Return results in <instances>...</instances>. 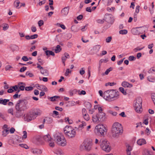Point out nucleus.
Here are the masks:
<instances>
[{
	"label": "nucleus",
	"mask_w": 155,
	"mask_h": 155,
	"mask_svg": "<svg viewBox=\"0 0 155 155\" xmlns=\"http://www.w3.org/2000/svg\"><path fill=\"white\" fill-rule=\"evenodd\" d=\"M71 72V71H69V69L68 68L66 70V72L65 73V76H68V74L69 73H70Z\"/></svg>",
	"instance_id": "052dcab7"
},
{
	"label": "nucleus",
	"mask_w": 155,
	"mask_h": 155,
	"mask_svg": "<svg viewBox=\"0 0 155 155\" xmlns=\"http://www.w3.org/2000/svg\"><path fill=\"white\" fill-rule=\"evenodd\" d=\"M43 138L46 142L48 143L53 141L52 139L49 134L45 135Z\"/></svg>",
	"instance_id": "4468645a"
},
{
	"label": "nucleus",
	"mask_w": 155,
	"mask_h": 155,
	"mask_svg": "<svg viewBox=\"0 0 155 155\" xmlns=\"http://www.w3.org/2000/svg\"><path fill=\"white\" fill-rule=\"evenodd\" d=\"M13 67L9 65H7L6 66L5 68V69L6 71L9 70L13 68Z\"/></svg>",
	"instance_id": "c9c22d12"
},
{
	"label": "nucleus",
	"mask_w": 155,
	"mask_h": 155,
	"mask_svg": "<svg viewBox=\"0 0 155 155\" xmlns=\"http://www.w3.org/2000/svg\"><path fill=\"white\" fill-rule=\"evenodd\" d=\"M19 89L21 91H23L24 90V89L25 87V86H24L20 85V86H19Z\"/></svg>",
	"instance_id": "e2e57ef3"
},
{
	"label": "nucleus",
	"mask_w": 155,
	"mask_h": 155,
	"mask_svg": "<svg viewBox=\"0 0 155 155\" xmlns=\"http://www.w3.org/2000/svg\"><path fill=\"white\" fill-rule=\"evenodd\" d=\"M54 140L58 145L64 146L66 145V140L61 134H56L54 136Z\"/></svg>",
	"instance_id": "20e7f679"
},
{
	"label": "nucleus",
	"mask_w": 155,
	"mask_h": 155,
	"mask_svg": "<svg viewBox=\"0 0 155 155\" xmlns=\"http://www.w3.org/2000/svg\"><path fill=\"white\" fill-rule=\"evenodd\" d=\"M97 115L100 121L102 122L105 119V114L104 112H100L97 114Z\"/></svg>",
	"instance_id": "f8f14e48"
},
{
	"label": "nucleus",
	"mask_w": 155,
	"mask_h": 155,
	"mask_svg": "<svg viewBox=\"0 0 155 155\" xmlns=\"http://www.w3.org/2000/svg\"><path fill=\"white\" fill-rule=\"evenodd\" d=\"M9 99H3L2 98L0 99V104H2L4 105H6L7 102L9 101Z\"/></svg>",
	"instance_id": "6ab92c4d"
},
{
	"label": "nucleus",
	"mask_w": 155,
	"mask_h": 155,
	"mask_svg": "<svg viewBox=\"0 0 155 155\" xmlns=\"http://www.w3.org/2000/svg\"><path fill=\"white\" fill-rule=\"evenodd\" d=\"M49 143V146L51 147H53L54 146L55 144L54 142H48Z\"/></svg>",
	"instance_id": "bf43d9fd"
},
{
	"label": "nucleus",
	"mask_w": 155,
	"mask_h": 155,
	"mask_svg": "<svg viewBox=\"0 0 155 155\" xmlns=\"http://www.w3.org/2000/svg\"><path fill=\"white\" fill-rule=\"evenodd\" d=\"M14 91H16L18 90V88H19V86L18 85H15L12 87Z\"/></svg>",
	"instance_id": "49530a36"
},
{
	"label": "nucleus",
	"mask_w": 155,
	"mask_h": 155,
	"mask_svg": "<svg viewBox=\"0 0 155 155\" xmlns=\"http://www.w3.org/2000/svg\"><path fill=\"white\" fill-rule=\"evenodd\" d=\"M69 7V6L63 8L61 11L62 15L66 16L68 14Z\"/></svg>",
	"instance_id": "2eb2a0df"
},
{
	"label": "nucleus",
	"mask_w": 155,
	"mask_h": 155,
	"mask_svg": "<svg viewBox=\"0 0 155 155\" xmlns=\"http://www.w3.org/2000/svg\"><path fill=\"white\" fill-rule=\"evenodd\" d=\"M91 146L90 141L87 140H85L80 145V148L81 150H85L89 151L91 150Z\"/></svg>",
	"instance_id": "6e6552de"
},
{
	"label": "nucleus",
	"mask_w": 155,
	"mask_h": 155,
	"mask_svg": "<svg viewBox=\"0 0 155 155\" xmlns=\"http://www.w3.org/2000/svg\"><path fill=\"white\" fill-rule=\"evenodd\" d=\"M23 135L22 136V138L23 139H25L27 137V133L26 131H24L23 132Z\"/></svg>",
	"instance_id": "c03bdc74"
},
{
	"label": "nucleus",
	"mask_w": 155,
	"mask_h": 155,
	"mask_svg": "<svg viewBox=\"0 0 155 155\" xmlns=\"http://www.w3.org/2000/svg\"><path fill=\"white\" fill-rule=\"evenodd\" d=\"M15 131V129L13 127L11 128L10 130V132L11 134L14 133Z\"/></svg>",
	"instance_id": "774afa93"
},
{
	"label": "nucleus",
	"mask_w": 155,
	"mask_h": 155,
	"mask_svg": "<svg viewBox=\"0 0 155 155\" xmlns=\"http://www.w3.org/2000/svg\"><path fill=\"white\" fill-rule=\"evenodd\" d=\"M108 112L109 114H112L114 116H116L117 114V113L116 112H113L112 110H109Z\"/></svg>",
	"instance_id": "37998d69"
},
{
	"label": "nucleus",
	"mask_w": 155,
	"mask_h": 155,
	"mask_svg": "<svg viewBox=\"0 0 155 155\" xmlns=\"http://www.w3.org/2000/svg\"><path fill=\"white\" fill-rule=\"evenodd\" d=\"M85 107H87V109H90L92 107V106L90 103L88 102H86L85 103Z\"/></svg>",
	"instance_id": "7c9ffc66"
},
{
	"label": "nucleus",
	"mask_w": 155,
	"mask_h": 155,
	"mask_svg": "<svg viewBox=\"0 0 155 155\" xmlns=\"http://www.w3.org/2000/svg\"><path fill=\"white\" fill-rule=\"evenodd\" d=\"M119 33L122 35L126 34L127 33V31L126 30H121L119 31Z\"/></svg>",
	"instance_id": "473e14b6"
},
{
	"label": "nucleus",
	"mask_w": 155,
	"mask_h": 155,
	"mask_svg": "<svg viewBox=\"0 0 155 155\" xmlns=\"http://www.w3.org/2000/svg\"><path fill=\"white\" fill-rule=\"evenodd\" d=\"M33 115L35 117V118L38 116L40 115L41 113V111L38 109H37L31 111Z\"/></svg>",
	"instance_id": "ddd939ff"
},
{
	"label": "nucleus",
	"mask_w": 155,
	"mask_h": 155,
	"mask_svg": "<svg viewBox=\"0 0 155 155\" xmlns=\"http://www.w3.org/2000/svg\"><path fill=\"white\" fill-rule=\"evenodd\" d=\"M137 20V15L134 13V22H136Z\"/></svg>",
	"instance_id": "680f3d73"
},
{
	"label": "nucleus",
	"mask_w": 155,
	"mask_h": 155,
	"mask_svg": "<svg viewBox=\"0 0 155 155\" xmlns=\"http://www.w3.org/2000/svg\"><path fill=\"white\" fill-rule=\"evenodd\" d=\"M143 155H151L150 154L149 151L148 150H145L143 153Z\"/></svg>",
	"instance_id": "f704fd0d"
},
{
	"label": "nucleus",
	"mask_w": 155,
	"mask_h": 155,
	"mask_svg": "<svg viewBox=\"0 0 155 155\" xmlns=\"http://www.w3.org/2000/svg\"><path fill=\"white\" fill-rule=\"evenodd\" d=\"M83 18V16L82 15H80L78 16L77 18V19L78 20H81Z\"/></svg>",
	"instance_id": "0e129e2a"
},
{
	"label": "nucleus",
	"mask_w": 155,
	"mask_h": 155,
	"mask_svg": "<svg viewBox=\"0 0 155 155\" xmlns=\"http://www.w3.org/2000/svg\"><path fill=\"white\" fill-rule=\"evenodd\" d=\"M33 87L31 86L26 87H25V90L26 91H32Z\"/></svg>",
	"instance_id": "79ce46f5"
},
{
	"label": "nucleus",
	"mask_w": 155,
	"mask_h": 155,
	"mask_svg": "<svg viewBox=\"0 0 155 155\" xmlns=\"http://www.w3.org/2000/svg\"><path fill=\"white\" fill-rule=\"evenodd\" d=\"M154 72L155 74V67H152L148 71V73L149 74L154 73Z\"/></svg>",
	"instance_id": "72a5a7b5"
},
{
	"label": "nucleus",
	"mask_w": 155,
	"mask_h": 155,
	"mask_svg": "<svg viewBox=\"0 0 155 155\" xmlns=\"http://www.w3.org/2000/svg\"><path fill=\"white\" fill-rule=\"evenodd\" d=\"M136 101L134 105L135 110L137 113H140L142 111V98L140 97H138L137 98Z\"/></svg>",
	"instance_id": "0eeeda50"
},
{
	"label": "nucleus",
	"mask_w": 155,
	"mask_h": 155,
	"mask_svg": "<svg viewBox=\"0 0 155 155\" xmlns=\"http://www.w3.org/2000/svg\"><path fill=\"white\" fill-rule=\"evenodd\" d=\"M38 37V35L37 34H35L34 35H31L30 36V39H34L37 38Z\"/></svg>",
	"instance_id": "a18cd8bd"
},
{
	"label": "nucleus",
	"mask_w": 155,
	"mask_h": 155,
	"mask_svg": "<svg viewBox=\"0 0 155 155\" xmlns=\"http://www.w3.org/2000/svg\"><path fill=\"white\" fill-rule=\"evenodd\" d=\"M27 69V68L26 67H23L21 68L20 70L19 71L20 72H24Z\"/></svg>",
	"instance_id": "3c124183"
},
{
	"label": "nucleus",
	"mask_w": 155,
	"mask_h": 155,
	"mask_svg": "<svg viewBox=\"0 0 155 155\" xmlns=\"http://www.w3.org/2000/svg\"><path fill=\"white\" fill-rule=\"evenodd\" d=\"M100 145L102 149L106 152H109L111 150V146L109 142L106 139H101L99 142Z\"/></svg>",
	"instance_id": "7ed1b4c3"
},
{
	"label": "nucleus",
	"mask_w": 155,
	"mask_h": 155,
	"mask_svg": "<svg viewBox=\"0 0 155 155\" xmlns=\"http://www.w3.org/2000/svg\"><path fill=\"white\" fill-rule=\"evenodd\" d=\"M46 2V0H43L42 1L40 2L38 4L40 6H41L42 5L45 4Z\"/></svg>",
	"instance_id": "5fc2aeb1"
},
{
	"label": "nucleus",
	"mask_w": 155,
	"mask_h": 155,
	"mask_svg": "<svg viewBox=\"0 0 155 155\" xmlns=\"http://www.w3.org/2000/svg\"><path fill=\"white\" fill-rule=\"evenodd\" d=\"M60 98V97L58 96H54L53 97H50L48 98V99L50 100L51 101H56V98Z\"/></svg>",
	"instance_id": "b1692460"
},
{
	"label": "nucleus",
	"mask_w": 155,
	"mask_h": 155,
	"mask_svg": "<svg viewBox=\"0 0 155 155\" xmlns=\"http://www.w3.org/2000/svg\"><path fill=\"white\" fill-rule=\"evenodd\" d=\"M120 91L124 95H126L127 94V92L126 90H125L124 88L123 87H120L119 88Z\"/></svg>",
	"instance_id": "cd10ccee"
},
{
	"label": "nucleus",
	"mask_w": 155,
	"mask_h": 155,
	"mask_svg": "<svg viewBox=\"0 0 155 155\" xmlns=\"http://www.w3.org/2000/svg\"><path fill=\"white\" fill-rule=\"evenodd\" d=\"M119 92L114 90L106 91L104 93V98L107 100L113 101L117 99L119 96Z\"/></svg>",
	"instance_id": "f257e3e1"
},
{
	"label": "nucleus",
	"mask_w": 155,
	"mask_h": 155,
	"mask_svg": "<svg viewBox=\"0 0 155 155\" xmlns=\"http://www.w3.org/2000/svg\"><path fill=\"white\" fill-rule=\"evenodd\" d=\"M61 50V46L59 45H57L56 46V48L55 50V52L56 53H58L60 52Z\"/></svg>",
	"instance_id": "bb28decb"
},
{
	"label": "nucleus",
	"mask_w": 155,
	"mask_h": 155,
	"mask_svg": "<svg viewBox=\"0 0 155 155\" xmlns=\"http://www.w3.org/2000/svg\"><path fill=\"white\" fill-rule=\"evenodd\" d=\"M46 121L48 124H51L53 122V119L49 117H46Z\"/></svg>",
	"instance_id": "c756f323"
},
{
	"label": "nucleus",
	"mask_w": 155,
	"mask_h": 155,
	"mask_svg": "<svg viewBox=\"0 0 155 155\" xmlns=\"http://www.w3.org/2000/svg\"><path fill=\"white\" fill-rule=\"evenodd\" d=\"M112 70V68L111 67L110 68H109L107 69L106 70V71H105L104 73H103L102 74L103 75H107L109 73L110 71H111Z\"/></svg>",
	"instance_id": "c85d7f7f"
},
{
	"label": "nucleus",
	"mask_w": 155,
	"mask_h": 155,
	"mask_svg": "<svg viewBox=\"0 0 155 155\" xmlns=\"http://www.w3.org/2000/svg\"><path fill=\"white\" fill-rule=\"evenodd\" d=\"M31 150V152L34 154H40L42 153L41 150L38 149H32Z\"/></svg>",
	"instance_id": "a211bd4d"
},
{
	"label": "nucleus",
	"mask_w": 155,
	"mask_h": 155,
	"mask_svg": "<svg viewBox=\"0 0 155 155\" xmlns=\"http://www.w3.org/2000/svg\"><path fill=\"white\" fill-rule=\"evenodd\" d=\"M137 143L138 145L141 146L146 143V142L145 140L144 139H138L137 141Z\"/></svg>",
	"instance_id": "dca6fc26"
},
{
	"label": "nucleus",
	"mask_w": 155,
	"mask_h": 155,
	"mask_svg": "<svg viewBox=\"0 0 155 155\" xmlns=\"http://www.w3.org/2000/svg\"><path fill=\"white\" fill-rule=\"evenodd\" d=\"M2 135L3 137H5L9 133V130L7 129H4L2 131Z\"/></svg>",
	"instance_id": "393cba45"
},
{
	"label": "nucleus",
	"mask_w": 155,
	"mask_h": 155,
	"mask_svg": "<svg viewBox=\"0 0 155 155\" xmlns=\"http://www.w3.org/2000/svg\"><path fill=\"white\" fill-rule=\"evenodd\" d=\"M101 45H96L94 47V49L96 50V52H97L99 51L100 49L101 48Z\"/></svg>",
	"instance_id": "2f4dec72"
},
{
	"label": "nucleus",
	"mask_w": 155,
	"mask_h": 155,
	"mask_svg": "<svg viewBox=\"0 0 155 155\" xmlns=\"http://www.w3.org/2000/svg\"><path fill=\"white\" fill-rule=\"evenodd\" d=\"M16 110V112L15 114V116L17 117H19L22 115V111L23 110Z\"/></svg>",
	"instance_id": "412c9836"
},
{
	"label": "nucleus",
	"mask_w": 155,
	"mask_h": 155,
	"mask_svg": "<svg viewBox=\"0 0 155 155\" xmlns=\"http://www.w3.org/2000/svg\"><path fill=\"white\" fill-rule=\"evenodd\" d=\"M104 20L107 22L110 23H112L113 22V19L112 15L110 14H106Z\"/></svg>",
	"instance_id": "9b49d317"
},
{
	"label": "nucleus",
	"mask_w": 155,
	"mask_h": 155,
	"mask_svg": "<svg viewBox=\"0 0 155 155\" xmlns=\"http://www.w3.org/2000/svg\"><path fill=\"white\" fill-rule=\"evenodd\" d=\"M38 25L39 27L41 26L44 24V22L43 20H40L38 22Z\"/></svg>",
	"instance_id": "8fccbe9b"
},
{
	"label": "nucleus",
	"mask_w": 155,
	"mask_h": 155,
	"mask_svg": "<svg viewBox=\"0 0 155 155\" xmlns=\"http://www.w3.org/2000/svg\"><path fill=\"white\" fill-rule=\"evenodd\" d=\"M21 59L24 61H28V58L27 56H24L22 57Z\"/></svg>",
	"instance_id": "09e8293b"
},
{
	"label": "nucleus",
	"mask_w": 155,
	"mask_h": 155,
	"mask_svg": "<svg viewBox=\"0 0 155 155\" xmlns=\"http://www.w3.org/2000/svg\"><path fill=\"white\" fill-rule=\"evenodd\" d=\"M62 61L64 65L65 66V61L66 60V59L67 58H66L65 57H63L62 58Z\"/></svg>",
	"instance_id": "603ef678"
},
{
	"label": "nucleus",
	"mask_w": 155,
	"mask_h": 155,
	"mask_svg": "<svg viewBox=\"0 0 155 155\" xmlns=\"http://www.w3.org/2000/svg\"><path fill=\"white\" fill-rule=\"evenodd\" d=\"M112 37L111 36H109L107 37L106 39V42L107 43H110L111 41Z\"/></svg>",
	"instance_id": "ea45409f"
},
{
	"label": "nucleus",
	"mask_w": 155,
	"mask_h": 155,
	"mask_svg": "<svg viewBox=\"0 0 155 155\" xmlns=\"http://www.w3.org/2000/svg\"><path fill=\"white\" fill-rule=\"evenodd\" d=\"M86 11L87 12H92V10L91 8V7H87L86 8Z\"/></svg>",
	"instance_id": "69168bd1"
},
{
	"label": "nucleus",
	"mask_w": 155,
	"mask_h": 155,
	"mask_svg": "<svg viewBox=\"0 0 155 155\" xmlns=\"http://www.w3.org/2000/svg\"><path fill=\"white\" fill-rule=\"evenodd\" d=\"M82 114H83V115H84V114H87V112L86 110V109L85 108H83L82 109Z\"/></svg>",
	"instance_id": "4d7b16f0"
},
{
	"label": "nucleus",
	"mask_w": 155,
	"mask_h": 155,
	"mask_svg": "<svg viewBox=\"0 0 155 155\" xmlns=\"http://www.w3.org/2000/svg\"><path fill=\"white\" fill-rule=\"evenodd\" d=\"M35 118V117L33 115L31 112H29L27 114L26 116L25 117L24 120L25 121L29 122Z\"/></svg>",
	"instance_id": "9d476101"
},
{
	"label": "nucleus",
	"mask_w": 155,
	"mask_h": 155,
	"mask_svg": "<svg viewBox=\"0 0 155 155\" xmlns=\"http://www.w3.org/2000/svg\"><path fill=\"white\" fill-rule=\"evenodd\" d=\"M123 132V127L121 124L115 122L113 125L112 133L113 137H118Z\"/></svg>",
	"instance_id": "f03ea898"
},
{
	"label": "nucleus",
	"mask_w": 155,
	"mask_h": 155,
	"mask_svg": "<svg viewBox=\"0 0 155 155\" xmlns=\"http://www.w3.org/2000/svg\"><path fill=\"white\" fill-rule=\"evenodd\" d=\"M20 2L19 0H16L14 2V6L16 8H20Z\"/></svg>",
	"instance_id": "4be33fe9"
},
{
	"label": "nucleus",
	"mask_w": 155,
	"mask_h": 155,
	"mask_svg": "<svg viewBox=\"0 0 155 155\" xmlns=\"http://www.w3.org/2000/svg\"><path fill=\"white\" fill-rule=\"evenodd\" d=\"M41 73L43 74H45V75H48V71L46 69H43L41 71Z\"/></svg>",
	"instance_id": "a878e982"
},
{
	"label": "nucleus",
	"mask_w": 155,
	"mask_h": 155,
	"mask_svg": "<svg viewBox=\"0 0 155 155\" xmlns=\"http://www.w3.org/2000/svg\"><path fill=\"white\" fill-rule=\"evenodd\" d=\"M55 109L57 110H59L62 111L63 110V109L62 108L60 107H59L56 106L55 107Z\"/></svg>",
	"instance_id": "6e6d98bb"
},
{
	"label": "nucleus",
	"mask_w": 155,
	"mask_h": 155,
	"mask_svg": "<svg viewBox=\"0 0 155 155\" xmlns=\"http://www.w3.org/2000/svg\"><path fill=\"white\" fill-rule=\"evenodd\" d=\"M98 116L97 114L95 115H94L93 116L92 120L94 122H97L98 121H100Z\"/></svg>",
	"instance_id": "aec40b11"
},
{
	"label": "nucleus",
	"mask_w": 155,
	"mask_h": 155,
	"mask_svg": "<svg viewBox=\"0 0 155 155\" xmlns=\"http://www.w3.org/2000/svg\"><path fill=\"white\" fill-rule=\"evenodd\" d=\"M20 147L25 148V149H28V147L26 144H19Z\"/></svg>",
	"instance_id": "4c0bfd02"
},
{
	"label": "nucleus",
	"mask_w": 155,
	"mask_h": 155,
	"mask_svg": "<svg viewBox=\"0 0 155 155\" xmlns=\"http://www.w3.org/2000/svg\"><path fill=\"white\" fill-rule=\"evenodd\" d=\"M83 117L85 120L87 121L89 120L90 119V117H89V115L88 114L83 115Z\"/></svg>",
	"instance_id": "e433bc0d"
},
{
	"label": "nucleus",
	"mask_w": 155,
	"mask_h": 155,
	"mask_svg": "<svg viewBox=\"0 0 155 155\" xmlns=\"http://www.w3.org/2000/svg\"><path fill=\"white\" fill-rule=\"evenodd\" d=\"M28 102L25 99H21L19 100L17 102L15 106L16 110L19 111L20 110H24L26 108Z\"/></svg>",
	"instance_id": "39448f33"
},
{
	"label": "nucleus",
	"mask_w": 155,
	"mask_h": 155,
	"mask_svg": "<svg viewBox=\"0 0 155 155\" xmlns=\"http://www.w3.org/2000/svg\"><path fill=\"white\" fill-rule=\"evenodd\" d=\"M114 84H115L114 83H110V82H108L107 83H106L105 84V86H107L108 85H110V86H112L113 85H114Z\"/></svg>",
	"instance_id": "864d4df0"
},
{
	"label": "nucleus",
	"mask_w": 155,
	"mask_h": 155,
	"mask_svg": "<svg viewBox=\"0 0 155 155\" xmlns=\"http://www.w3.org/2000/svg\"><path fill=\"white\" fill-rule=\"evenodd\" d=\"M64 134L69 138H73L75 137L76 133L75 130L71 126H66L64 128Z\"/></svg>",
	"instance_id": "423d86ee"
},
{
	"label": "nucleus",
	"mask_w": 155,
	"mask_h": 155,
	"mask_svg": "<svg viewBox=\"0 0 155 155\" xmlns=\"http://www.w3.org/2000/svg\"><path fill=\"white\" fill-rule=\"evenodd\" d=\"M3 30L4 31L6 30L8 28V25L7 24H3Z\"/></svg>",
	"instance_id": "a19ab883"
},
{
	"label": "nucleus",
	"mask_w": 155,
	"mask_h": 155,
	"mask_svg": "<svg viewBox=\"0 0 155 155\" xmlns=\"http://www.w3.org/2000/svg\"><path fill=\"white\" fill-rule=\"evenodd\" d=\"M7 112L8 113L11 114L12 115H14L13 108H12L8 109V110Z\"/></svg>",
	"instance_id": "58836bf2"
},
{
	"label": "nucleus",
	"mask_w": 155,
	"mask_h": 155,
	"mask_svg": "<svg viewBox=\"0 0 155 155\" xmlns=\"http://www.w3.org/2000/svg\"><path fill=\"white\" fill-rule=\"evenodd\" d=\"M95 128L97 129L98 133L102 136H104V133H106L107 131L106 127L102 124H98L96 126Z\"/></svg>",
	"instance_id": "1a4fd4ad"
},
{
	"label": "nucleus",
	"mask_w": 155,
	"mask_h": 155,
	"mask_svg": "<svg viewBox=\"0 0 155 155\" xmlns=\"http://www.w3.org/2000/svg\"><path fill=\"white\" fill-rule=\"evenodd\" d=\"M122 85L125 87H131L133 86L132 84H130L127 82L124 81L122 83Z\"/></svg>",
	"instance_id": "f3484780"
},
{
	"label": "nucleus",
	"mask_w": 155,
	"mask_h": 155,
	"mask_svg": "<svg viewBox=\"0 0 155 155\" xmlns=\"http://www.w3.org/2000/svg\"><path fill=\"white\" fill-rule=\"evenodd\" d=\"M136 59V58L134 57L133 56H130L129 57V60L130 61H132L135 60Z\"/></svg>",
	"instance_id": "de8ad7c7"
},
{
	"label": "nucleus",
	"mask_w": 155,
	"mask_h": 155,
	"mask_svg": "<svg viewBox=\"0 0 155 155\" xmlns=\"http://www.w3.org/2000/svg\"><path fill=\"white\" fill-rule=\"evenodd\" d=\"M31 30L33 32H35L36 31L37 29L35 27L32 26L31 27Z\"/></svg>",
	"instance_id": "13d9d810"
},
{
	"label": "nucleus",
	"mask_w": 155,
	"mask_h": 155,
	"mask_svg": "<svg viewBox=\"0 0 155 155\" xmlns=\"http://www.w3.org/2000/svg\"><path fill=\"white\" fill-rule=\"evenodd\" d=\"M97 21L98 23L103 24L104 22V20L101 19H98L97 20Z\"/></svg>",
	"instance_id": "338daca9"
},
{
	"label": "nucleus",
	"mask_w": 155,
	"mask_h": 155,
	"mask_svg": "<svg viewBox=\"0 0 155 155\" xmlns=\"http://www.w3.org/2000/svg\"><path fill=\"white\" fill-rule=\"evenodd\" d=\"M45 53L47 56L51 55L53 56H54L55 55V54L54 52L52 51L47 50L45 51Z\"/></svg>",
	"instance_id": "5701e85b"
}]
</instances>
